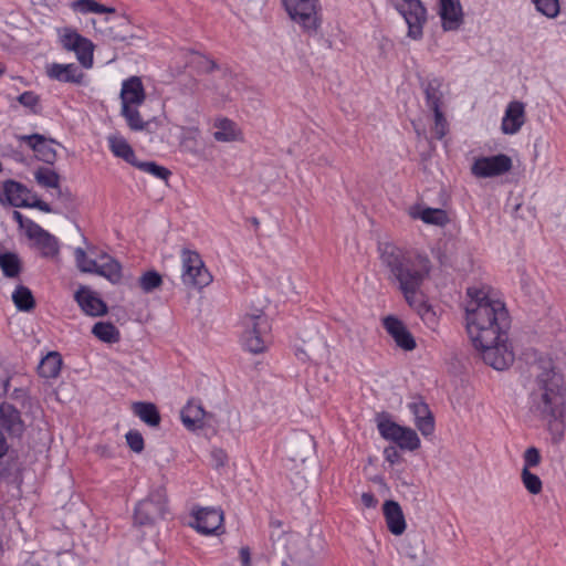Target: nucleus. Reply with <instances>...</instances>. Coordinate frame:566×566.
Wrapping results in <instances>:
<instances>
[{
	"mask_svg": "<svg viewBox=\"0 0 566 566\" xmlns=\"http://www.w3.org/2000/svg\"><path fill=\"white\" fill-rule=\"evenodd\" d=\"M537 369L535 387L531 398L532 411L546 421L552 434V441L559 443L565 433L566 388L564 377L556 370L551 358L539 357L536 360Z\"/></svg>",
	"mask_w": 566,
	"mask_h": 566,
	"instance_id": "obj_1",
	"label": "nucleus"
},
{
	"mask_svg": "<svg viewBox=\"0 0 566 566\" xmlns=\"http://www.w3.org/2000/svg\"><path fill=\"white\" fill-rule=\"evenodd\" d=\"M465 303L467 331L483 361L495 368V306L489 292L469 287Z\"/></svg>",
	"mask_w": 566,
	"mask_h": 566,
	"instance_id": "obj_2",
	"label": "nucleus"
},
{
	"mask_svg": "<svg viewBox=\"0 0 566 566\" xmlns=\"http://www.w3.org/2000/svg\"><path fill=\"white\" fill-rule=\"evenodd\" d=\"M381 263L388 269L390 279L398 283L408 304L415 303V295L428 277L431 263L427 255L410 254L392 243L379 247Z\"/></svg>",
	"mask_w": 566,
	"mask_h": 566,
	"instance_id": "obj_3",
	"label": "nucleus"
},
{
	"mask_svg": "<svg viewBox=\"0 0 566 566\" xmlns=\"http://www.w3.org/2000/svg\"><path fill=\"white\" fill-rule=\"evenodd\" d=\"M272 547V566H314L312 553L296 533L273 532Z\"/></svg>",
	"mask_w": 566,
	"mask_h": 566,
	"instance_id": "obj_4",
	"label": "nucleus"
},
{
	"mask_svg": "<svg viewBox=\"0 0 566 566\" xmlns=\"http://www.w3.org/2000/svg\"><path fill=\"white\" fill-rule=\"evenodd\" d=\"M241 340L247 350L260 354L266 349V336L271 329L268 315L262 308L251 307L241 318Z\"/></svg>",
	"mask_w": 566,
	"mask_h": 566,
	"instance_id": "obj_5",
	"label": "nucleus"
},
{
	"mask_svg": "<svg viewBox=\"0 0 566 566\" xmlns=\"http://www.w3.org/2000/svg\"><path fill=\"white\" fill-rule=\"evenodd\" d=\"M284 8L293 22L304 32L316 33L321 27L318 0H282Z\"/></svg>",
	"mask_w": 566,
	"mask_h": 566,
	"instance_id": "obj_6",
	"label": "nucleus"
},
{
	"mask_svg": "<svg viewBox=\"0 0 566 566\" xmlns=\"http://www.w3.org/2000/svg\"><path fill=\"white\" fill-rule=\"evenodd\" d=\"M167 511V494L165 489L151 491L148 497L139 501L135 507L134 522L139 526L154 525L163 518Z\"/></svg>",
	"mask_w": 566,
	"mask_h": 566,
	"instance_id": "obj_7",
	"label": "nucleus"
},
{
	"mask_svg": "<svg viewBox=\"0 0 566 566\" xmlns=\"http://www.w3.org/2000/svg\"><path fill=\"white\" fill-rule=\"evenodd\" d=\"M181 263V281L186 286L203 289L212 282V275L198 252L182 250Z\"/></svg>",
	"mask_w": 566,
	"mask_h": 566,
	"instance_id": "obj_8",
	"label": "nucleus"
},
{
	"mask_svg": "<svg viewBox=\"0 0 566 566\" xmlns=\"http://www.w3.org/2000/svg\"><path fill=\"white\" fill-rule=\"evenodd\" d=\"M511 317L505 303L497 298V371L507 369L515 360L513 343L507 336Z\"/></svg>",
	"mask_w": 566,
	"mask_h": 566,
	"instance_id": "obj_9",
	"label": "nucleus"
},
{
	"mask_svg": "<svg viewBox=\"0 0 566 566\" xmlns=\"http://www.w3.org/2000/svg\"><path fill=\"white\" fill-rule=\"evenodd\" d=\"M408 24V35L418 40L422 35L426 9L419 0H391Z\"/></svg>",
	"mask_w": 566,
	"mask_h": 566,
	"instance_id": "obj_10",
	"label": "nucleus"
},
{
	"mask_svg": "<svg viewBox=\"0 0 566 566\" xmlns=\"http://www.w3.org/2000/svg\"><path fill=\"white\" fill-rule=\"evenodd\" d=\"M108 15L105 18L106 27L103 30V33L113 41H128L139 39L138 36L132 34L129 32L130 29V20L127 15L123 13H117L114 9V12H106Z\"/></svg>",
	"mask_w": 566,
	"mask_h": 566,
	"instance_id": "obj_11",
	"label": "nucleus"
},
{
	"mask_svg": "<svg viewBox=\"0 0 566 566\" xmlns=\"http://www.w3.org/2000/svg\"><path fill=\"white\" fill-rule=\"evenodd\" d=\"M27 235L34 241L43 256L52 258L57 255L59 242L56 238L32 220H27Z\"/></svg>",
	"mask_w": 566,
	"mask_h": 566,
	"instance_id": "obj_12",
	"label": "nucleus"
},
{
	"mask_svg": "<svg viewBox=\"0 0 566 566\" xmlns=\"http://www.w3.org/2000/svg\"><path fill=\"white\" fill-rule=\"evenodd\" d=\"M382 325L399 348L407 352L416 348L415 337L399 318L392 315L386 316L382 319Z\"/></svg>",
	"mask_w": 566,
	"mask_h": 566,
	"instance_id": "obj_13",
	"label": "nucleus"
},
{
	"mask_svg": "<svg viewBox=\"0 0 566 566\" xmlns=\"http://www.w3.org/2000/svg\"><path fill=\"white\" fill-rule=\"evenodd\" d=\"M195 523L191 525L202 534H213L220 528L223 522V513L217 509L205 507L193 514Z\"/></svg>",
	"mask_w": 566,
	"mask_h": 566,
	"instance_id": "obj_14",
	"label": "nucleus"
},
{
	"mask_svg": "<svg viewBox=\"0 0 566 566\" xmlns=\"http://www.w3.org/2000/svg\"><path fill=\"white\" fill-rule=\"evenodd\" d=\"M525 119L526 115L524 103L520 101H512L505 109L501 129L504 134L514 135L522 128Z\"/></svg>",
	"mask_w": 566,
	"mask_h": 566,
	"instance_id": "obj_15",
	"label": "nucleus"
},
{
	"mask_svg": "<svg viewBox=\"0 0 566 566\" xmlns=\"http://www.w3.org/2000/svg\"><path fill=\"white\" fill-rule=\"evenodd\" d=\"M409 410L415 416V424L423 437H429L434 432V417L429 406L421 399H416L408 405Z\"/></svg>",
	"mask_w": 566,
	"mask_h": 566,
	"instance_id": "obj_16",
	"label": "nucleus"
},
{
	"mask_svg": "<svg viewBox=\"0 0 566 566\" xmlns=\"http://www.w3.org/2000/svg\"><path fill=\"white\" fill-rule=\"evenodd\" d=\"M122 106H139L146 99V93L142 80L138 76H132L125 80L120 90Z\"/></svg>",
	"mask_w": 566,
	"mask_h": 566,
	"instance_id": "obj_17",
	"label": "nucleus"
},
{
	"mask_svg": "<svg viewBox=\"0 0 566 566\" xmlns=\"http://www.w3.org/2000/svg\"><path fill=\"white\" fill-rule=\"evenodd\" d=\"M440 17L446 31L457 30L463 22L462 8L459 0H440Z\"/></svg>",
	"mask_w": 566,
	"mask_h": 566,
	"instance_id": "obj_18",
	"label": "nucleus"
},
{
	"mask_svg": "<svg viewBox=\"0 0 566 566\" xmlns=\"http://www.w3.org/2000/svg\"><path fill=\"white\" fill-rule=\"evenodd\" d=\"M382 512L388 530L394 535H401L407 527L401 506L394 500L385 501Z\"/></svg>",
	"mask_w": 566,
	"mask_h": 566,
	"instance_id": "obj_19",
	"label": "nucleus"
},
{
	"mask_svg": "<svg viewBox=\"0 0 566 566\" xmlns=\"http://www.w3.org/2000/svg\"><path fill=\"white\" fill-rule=\"evenodd\" d=\"M75 300L87 315L102 316L107 313L106 304L85 286L76 291Z\"/></svg>",
	"mask_w": 566,
	"mask_h": 566,
	"instance_id": "obj_20",
	"label": "nucleus"
},
{
	"mask_svg": "<svg viewBox=\"0 0 566 566\" xmlns=\"http://www.w3.org/2000/svg\"><path fill=\"white\" fill-rule=\"evenodd\" d=\"M21 139L28 143L40 160L46 164H53L55 161L56 151L53 148V144H55L53 139H46L39 134L22 136Z\"/></svg>",
	"mask_w": 566,
	"mask_h": 566,
	"instance_id": "obj_21",
	"label": "nucleus"
},
{
	"mask_svg": "<svg viewBox=\"0 0 566 566\" xmlns=\"http://www.w3.org/2000/svg\"><path fill=\"white\" fill-rule=\"evenodd\" d=\"M0 424L12 436H21L24 424L19 410L8 402L0 405Z\"/></svg>",
	"mask_w": 566,
	"mask_h": 566,
	"instance_id": "obj_22",
	"label": "nucleus"
},
{
	"mask_svg": "<svg viewBox=\"0 0 566 566\" xmlns=\"http://www.w3.org/2000/svg\"><path fill=\"white\" fill-rule=\"evenodd\" d=\"M48 76L64 83L80 84L83 81L84 74L75 64H59L53 63L48 67Z\"/></svg>",
	"mask_w": 566,
	"mask_h": 566,
	"instance_id": "obj_23",
	"label": "nucleus"
},
{
	"mask_svg": "<svg viewBox=\"0 0 566 566\" xmlns=\"http://www.w3.org/2000/svg\"><path fill=\"white\" fill-rule=\"evenodd\" d=\"M426 103L431 111L441 109L444 98V85L441 78L434 77L423 84Z\"/></svg>",
	"mask_w": 566,
	"mask_h": 566,
	"instance_id": "obj_24",
	"label": "nucleus"
},
{
	"mask_svg": "<svg viewBox=\"0 0 566 566\" xmlns=\"http://www.w3.org/2000/svg\"><path fill=\"white\" fill-rule=\"evenodd\" d=\"M99 263L97 262L95 274L106 277L112 283H119L122 280V266L111 255L103 253L99 255Z\"/></svg>",
	"mask_w": 566,
	"mask_h": 566,
	"instance_id": "obj_25",
	"label": "nucleus"
},
{
	"mask_svg": "<svg viewBox=\"0 0 566 566\" xmlns=\"http://www.w3.org/2000/svg\"><path fill=\"white\" fill-rule=\"evenodd\" d=\"M3 203H9L13 207L28 206V200L24 198L27 189L19 182L7 180L1 187Z\"/></svg>",
	"mask_w": 566,
	"mask_h": 566,
	"instance_id": "obj_26",
	"label": "nucleus"
},
{
	"mask_svg": "<svg viewBox=\"0 0 566 566\" xmlns=\"http://www.w3.org/2000/svg\"><path fill=\"white\" fill-rule=\"evenodd\" d=\"M132 410L142 421L149 427H158L161 420L157 407L153 402L137 401L132 405Z\"/></svg>",
	"mask_w": 566,
	"mask_h": 566,
	"instance_id": "obj_27",
	"label": "nucleus"
},
{
	"mask_svg": "<svg viewBox=\"0 0 566 566\" xmlns=\"http://www.w3.org/2000/svg\"><path fill=\"white\" fill-rule=\"evenodd\" d=\"M214 127L213 137L217 142L230 143L241 139V132L237 128L235 123L228 118L218 119Z\"/></svg>",
	"mask_w": 566,
	"mask_h": 566,
	"instance_id": "obj_28",
	"label": "nucleus"
},
{
	"mask_svg": "<svg viewBox=\"0 0 566 566\" xmlns=\"http://www.w3.org/2000/svg\"><path fill=\"white\" fill-rule=\"evenodd\" d=\"M410 216L413 219H421L427 224L439 227H443L449 222L447 212L443 209L438 208H426L422 210H416V208H412L410 210Z\"/></svg>",
	"mask_w": 566,
	"mask_h": 566,
	"instance_id": "obj_29",
	"label": "nucleus"
},
{
	"mask_svg": "<svg viewBox=\"0 0 566 566\" xmlns=\"http://www.w3.org/2000/svg\"><path fill=\"white\" fill-rule=\"evenodd\" d=\"M107 139L109 148L116 157L124 159L132 166H135L137 159L135 157L134 149L130 147V145L124 137L112 135Z\"/></svg>",
	"mask_w": 566,
	"mask_h": 566,
	"instance_id": "obj_30",
	"label": "nucleus"
},
{
	"mask_svg": "<svg viewBox=\"0 0 566 566\" xmlns=\"http://www.w3.org/2000/svg\"><path fill=\"white\" fill-rule=\"evenodd\" d=\"M203 417V408L200 405L193 402H189L186 407L182 408L180 412L181 421L189 430L201 428Z\"/></svg>",
	"mask_w": 566,
	"mask_h": 566,
	"instance_id": "obj_31",
	"label": "nucleus"
},
{
	"mask_svg": "<svg viewBox=\"0 0 566 566\" xmlns=\"http://www.w3.org/2000/svg\"><path fill=\"white\" fill-rule=\"evenodd\" d=\"M62 368V356L57 352H50L38 366L39 375L44 378H56Z\"/></svg>",
	"mask_w": 566,
	"mask_h": 566,
	"instance_id": "obj_32",
	"label": "nucleus"
},
{
	"mask_svg": "<svg viewBox=\"0 0 566 566\" xmlns=\"http://www.w3.org/2000/svg\"><path fill=\"white\" fill-rule=\"evenodd\" d=\"M314 451V441L310 436H302L291 446V459L305 462Z\"/></svg>",
	"mask_w": 566,
	"mask_h": 566,
	"instance_id": "obj_33",
	"label": "nucleus"
},
{
	"mask_svg": "<svg viewBox=\"0 0 566 566\" xmlns=\"http://www.w3.org/2000/svg\"><path fill=\"white\" fill-rule=\"evenodd\" d=\"M12 301L19 311L30 312L35 307V300L31 290L19 285L12 293Z\"/></svg>",
	"mask_w": 566,
	"mask_h": 566,
	"instance_id": "obj_34",
	"label": "nucleus"
},
{
	"mask_svg": "<svg viewBox=\"0 0 566 566\" xmlns=\"http://www.w3.org/2000/svg\"><path fill=\"white\" fill-rule=\"evenodd\" d=\"M92 333L95 337L105 343L112 344L119 340V332L112 323L97 322L93 326Z\"/></svg>",
	"mask_w": 566,
	"mask_h": 566,
	"instance_id": "obj_35",
	"label": "nucleus"
},
{
	"mask_svg": "<svg viewBox=\"0 0 566 566\" xmlns=\"http://www.w3.org/2000/svg\"><path fill=\"white\" fill-rule=\"evenodd\" d=\"M70 7L77 12L81 13H105V12H114L113 7H106L104 4L98 3L95 0H74L71 2Z\"/></svg>",
	"mask_w": 566,
	"mask_h": 566,
	"instance_id": "obj_36",
	"label": "nucleus"
},
{
	"mask_svg": "<svg viewBox=\"0 0 566 566\" xmlns=\"http://www.w3.org/2000/svg\"><path fill=\"white\" fill-rule=\"evenodd\" d=\"M472 174L479 178H488L495 176V156L482 157L474 161Z\"/></svg>",
	"mask_w": 566,
	"mask_h": 566,
	"instance_id": "obj_37",
	"label": "nucleus"
},
{
	"mask_svg": "<svg viewBox=\"0 0 566 566\" xmlns=\"http://www.w3.org/2000/svg\"><path fill=\"white\" fill-rule=\"evenodd\" d=\"M137 107L138 106L123 105L120 109L122 116L126 119L132 130H143L147 125V123L143 120Z\"/></svg>",
	"mask_w": 566,
	"mask_h": 566,
	"instance_id": "obj_38",
	"label": "nucleus"
},
{
	"mask_svg": "<svg viewBox=\"0 0 566 566\" xmlns=\"http://www.w3.org/2000/svg\"><path fill=\"white\" fill-rule=\"evenodd\" d=\"M0 268L7 277H17L21 271L20 260L14 253L0 254Z\"/></svg>",
	"mask_w": 566,
	"mask_h": 566,
	"instance_id": "obj_39",
	"label": "nucleus"
},
{
	"mask_svg": "<svg viewBox=\"0 0 566 566\" xmlns=\"http://www.w3.org/2000/svg\"><path fill=\"white\" fill-rule=\"evenodd\" d=\"M71 51L76 53L78 62L84 67L90 69L93 65V43L90 40L83 38Z\"/></svg>",
	"mask_w": 566,
	"mask_h": 566,
	"instance_id": "obj_40",
	"label": "nucleus"
},
{
	"mask_svg": "<svg viewBox=\"0 0 566 566\" xmlns=\"http://www.w3.org/2000/svg\"><path fill=\"white\" fill-rule=\"evenodd\" d=\"M409 306L415 308L417 313L421 316L422 321L426 322L428 325L436 324V313L432 310V307L423 301L422 295L420 293L415 295V303L409 304Z\"/></svg>",
	"mask_w": 566,
	"mask_h": 566,
	"instance_id": "obj_41",
	"label": "nucleus"
},
{
	"mask_svg": "<svg viewBox=\"0 0 566 566\" xmlns=\"http://www.w3.org/2000/svg\"><path fill=\"white\" fill-rule=\"evenodd\" d=\"M396 443L401 449L413 451L420 447V439L413 429L403 427L396 440Z\"/></svg>",
	"mask_w": 566,
	"mask_h": 566,
	"instance_id": "obj_42",
	"label": "nucleus"
},
{
	"mask_svg": "<svg viewBox=\"0 0 566 566\" xmlns=\"http://www.w3.org/2000/svg\"><path fill=\"white\" fill-rule=\"evenodd\" d=\"M161 284H163V277L155 270L145 272L138 279V285L144 293H151L156 289H159Z\"/></svg>",
	"mask_w": 566,
	"mask_h": 566,
	"instance_id": "obj_43",
	"label": "nucleus"
},
{
	"mask_svg": "<svg viewBox=\"0 0 566 566\" xmlns=\"http://www.w3.org/2000/svg\"><path fill=\"white\" fill-rule=\"evenodd\" d=\"M34 177L36 182L43 187L56 189L60 186V176L48 167L39 168Z\"/></svg>",
	"mask_w": 566,
	"mask_h": 566,
	"instance_id": "obj_44",
	"label": "nucleus"
},
{
	"mask_svg": "<svg viewBox=\"0 0 566 566\" xmlns=\"http://www.w3.org/2000/svg\"><path fill=\"white\" fill-rule=\"evenodd\" d=\"M536 11L548 19H555L560 12L559 0H530Z\"/></svg>",
	"mask_w": 566,
	"mask_h": 566,
	"instance_id": "obj_45",
	"label": "nucleus"
},
{
	"mask_svg": "<svg viewBox=\"0 0 566 566\" xmlns=\"http://www.w3.org/2000/svg\"><path fill=\"white\" fill-rule=\"evenodd\" d=\"M134 167L165 181H168L169 177L171 176V171L168 168L159 166L155 161L137 160Z\"/></svg>",
	"mask_w": 566,
	"mask_h": 566,
	"instance_id": "obj_46",
	"label": "nucleus"
},
{
	"mask_svg": "<svg viewBox=\"0 0 566 566\" xmlns=\"http://www.w3.org/2000/svg\"><path fill=\"white\" fill-rule=\"evenodd\" d=\"M403 427L389 420H380L378 422V430L382 438L386 440H391L396 442L399 437L400 431H402Z\"/></svg>",
	"mask_w": 566,
	"mask_h": 566,
	"instance_id": "obj_47",
	"label": "nucleus"
},
{
	"mask_svg": "<svg viewBox=\"0 0 566 566\" xmlns=\"http://www.w3.org/2000/svg\"><path fill=\"white\" fill-rule=\"evenodd\" d=\"M522 481L525 489L531 494H538L542 491V481L535 473H532L528 469L523 468Z\"/></svg>",
	"mask_w": 566,
	"mask_h": 566,
	"instance_id": "obj_48",
	"label": "nucleus"
},
{
	"mask_svg": "<svg viewBox=\"0 0 566 566\" xmlns=\"http://www.w3.org/2000/svg\"><path fill=\"white\" fill-rule=\"evenodd\" d=\"M76 265L81 272L94 273L96 270L97 261L88 259L85 251L82 248L75 249Z\"/></svg>",
	"mask_w": 566,
	"mask_h": 566,
	"instance_id": "obj_49",
	"label": "nucleus"
},
{
	"mask_svg": "<svg viewBox=\"0 0 566 566\" xmlns=\"http://www.w3.org/2000/svg\"><path fill=\"white\" fill-rule=\"evenodd\" d=\"M432 112L434 115V125L432 127V132L437 139H442L449 130L448 120L444 117L442 109L432 111Z\"/></svg>",
	"mask_w": 566,
	"mask_h": 566,
	"instance_id": "obj_50",
	"label": "nucleus"
},
{
	"mask_svg": "<svg viewBox=\"0 0 566 566\" xmlns=\"http://www.w3.org/2000/svg\"><path fill=\"white\" fill-rule=\"evenodd\" d=\"M82 35H80L76 31H73L69 28L63 29V32L61 34V42L64 49L69 51L74 49V46H76L77 43L82 41Z\"/></svg>",
	"mask_w": 566,
	"mask_h": 566,
	"instance_id": "obj_51",
	"label": "nucleus"
},
{
	"mask_svg": "<svg viewBox=\"0 0 566 566\" xmlns=\"http://www.w3.org/2000/svg\"><path fill=\"white\" fill-rule=\"evenodd\" d=\"M126 441L134 452L139 453L144 450V438L138 431H128L126 433Z\"/></svg>",
	"mask_w": 566,
	"mask_h": 566,
	"instance_id": "obj_52",
	"label": "nucleus"
},
{
	"mask_svg": "<svg viewBox=\"0 0 566 566\" xmlns=\"http://www.w3.org/2000/svg\"><path fill=\"white\" fill-rule=\"evenodd\" d=\"M60 0H32V4L41 14H49L59 8Z\"/></svg>",
	"mask_w": 566,
	"mask_h": 566,
	"instance_id": "obj_53",
	"label": "nucleus"
},
{
	"mask_svg": "<svg viewBox=\"0 0 566 566\" xmlns=\"http://www.w3.org/2000/svg\"><path fill=\"white\" fill-rule=\"evenodd\" d=\"M541 462L539 450L535 447H530L524 453V468L536 467Z\"/></svg>",
	"mask_w": 566,
	"mask_h": 566,
	"instance_id": "obj_54",
	"label": "nucleus"
},
{
	"mask_svg": "<svg viewBox=\"0 0 566 566\" xmlns=\"http://www.w3.org/2000/svg\"><path fill=\"white\" fill-rule=\"evenodd\" d=\"M18 101L23 106L35 112V107L39 104V96L33 92H24L18 97Z\"/></svg>",
	"mask_w": 566,
	"mask_h": 566,
	"instance_id": "obj_55",
	"label": "nucleus"
},
{
	"mask_svg": "<svg viewBox=\"0 0 566 566\" xmlns=\"http://www.w3.org/2000/svg\"><path fill=\"white\" fill-rule=\"evenodd\" d=\"M512 168V159L507 155L497 154V176L507 172Z\"/></svg>",
	"mask_w": 566,
	"mask_h": 566,
	"instance_id": "obj_56",
	"label": "nucleus"
},
{
	"mask_svg": "<svg viewBox=\"0 0 566 566\" xmlns=\"http://www.w3.org/2000/svg\"><path fill=\"white\" fill-rule=\"evenodd\" d=\"M211 458L216 468L223 467L228 460V455L222 449H213L211 451Z\"/></svg>",
	"mask_w": 566,
	"mask_h": 566,
	"instance_id": "obj_57",
	"label": "nucleus"
},
{
	"mask_svg": "<svg viewBox=\"0 0 566 566\" xmlns=\"http://www.w3.org/2000/svg\"><path fill=\"white\" fill-rule=\"evenodd\" d=\"M385 458L391 464L397 463L400 460V454L395 447H388L384 451Z\"/></svg>",
	"mask_w": 566,
	"mask_h": 566,
	"instance_id": "obj_58",
	"label": "nucleus"
},
{
	"mask_svg": "<svg viewBox=\"0 0 566 566\" xmlns=\"http://www.w3.org/2000/svg\"><path fill=\"white\" fill-rule=\"evenodd\" d=\"M361 503L367 509H375L378 504V500L373 493L365 492L361 494Z\"/></svg>",
	"mask_w": 566,
	"mask_h": 566,
	"instance_id": "obj_59",
	"label": "nucleus"
},
{
	"mask_svg": "<svg viewBox=\"0 0 566 566\" xmlns=\"http://www.w3.org/2000/svg\"><path fill=\"white\" fill-rule=\"evenodd\" d=\"M55 190H56V197H57L61 201H63V202H65V203H67V202H72V201H73L74 197H73L72 192H71L67 188L62 189V188L59 186Z\"/></svg>",
	"mask_w": 566,
	"mask_h": 566,
	"instance_id": "obj_60",
	"label": "nucleus"
},
{
	"mask_svg": "<svg viewBox=\"0 0 566 566\" xmlns=\"http://www.w3.org/2000/svg\"><path fill=\"white\" fill-rule=\"evenodd\" d=\"M239 556L242 566H251V552L248 546H243L240 548Z\"/></svg>",
	"mask_w": 566,
	"mask_h": 566,
	"instance_id": "obj_61",
	"label": "nucleus"
},
{
	"mask_svg": "<svg viewBox=\"0 0 566 566\" xmlns=\"http://www.w3.org/2000/svg\"><path fill=\"white\" fill-rule=\"evenodd\" d=\"M27 207L38 208L39 210L48 213L52 212V208L50 207V205L41 199H36L32 203L28 202Z\"/></svg>",
	"mask_w": 566,
	"mask_h": 566,
	"instance_id": "obj_62",
	"label": "nucleus"
},
{
	"mask_svg": "<svg viewBox=\"0 0 566 566\" xmlns=\"http://www.w3.org/2000/svg\"><path fill=\"white\" fill-rule=\"evenodd\" d=\"M12 217H13V219L19 223V226H20L21 228H23V229H25V230H27V220H28V219H25V218L22 216V213H21V212H19V211H17V210H14V211L12 212Z\"/></svg>",
	"mask_w": 566,
	"mask_h": 566,
	"instance_id": "obj_63",
	"label": "nucleus"
},
{
	"mask_svg": "<svg viewBox=\"0 0 566 566\" xmlns=\"http://www.w3.org/2000/svg\"><path fill=\"white\" fill-rule=\"evenodd\" d=\"M522 203L516 198L514 203L507 202L505 206V211H509L511 214H516L517 210L521 208Z\"/></svg>",
	"mask_w": 566,
	"mask_h": 566,
	"instance_id": "obj_64",
	"label": "nucleus"
}]
</instances>
